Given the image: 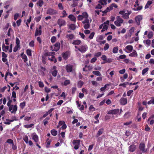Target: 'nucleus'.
Masks as SVG:
<instances>
[{
	"label": "nucleus",
	"mask_w": 154,
	"mask_h": 154,
	"mask_svg": "<svg viewBox=\"0 0 154 154\" xmlns=\"http://www.w3.org/2000/svg\"><path fill=\"white\" fill-rule=\"evenodd\" d=\"M45 57L44 56H42V63L44 64H45L46 63V57Z\"/></svg>",
	"instance_id": "680f3d73"
},
{
	"label": "nucleus",
	"mask_w": 154,
	"mask_h": 154,
	"mask_svg": "<svg viewBox=\"0 0 154 154\" xmlns=\"http://www.w3.org/2000/svg\"><path fill=\"white\" fill-rule=\"evenodd\" d=\"M69 28L70 29L74 30L75 29L76 27L75 24H71L69 26Z\"/></svg>",
	"instance_id": "c756f323"
},
{
	"label": "nucleus",
	"mask_w": 154,
	"mask_h": 154,
	"mask_svg": "<svg viewBox=\"0 0 154 154\" xmlns=\"http://www.w3.org/2000/svg\"><path fill=\"white\" fill-rule=\"evenodd\" d=\"M26 106V102L25 101L21 103H20V106L22 109H23Z\"/></svg>",
	"instance_id": "a19ab883"
},
{
	"label": "nucleus",
	"mask_w": 154,
	"mask_h": 154,
	"mask_svg": "<svg viewBox=\"0 0 154 154\" xmlns=\"http://www.w3.org/2000/svg\"><path fill=\"white\" fill-rule=\"evenodd\" d=\"M51 142V140H50L49 138L47 139L45 143H46V147L47 148H49L50 147V145Z\"/></svg>",
	"instance_id": "4be33fe9"
},
{
	"label": "nucleus",
	"mask_w": 154,
	"mask_h": 154,
	"mask_svg": "<svg viewBox=\"0 0 154 154\" xmlns=\"http://www.w3.org/2000/svg\"><path fill=\"white\" fill-rule=\"evenodd\" d=\"M129 55V56L131 57H136L137 56V54L136 51L135 50H134L133 52L130 54Z\"/></svg>",
	"instance_id": "5701e85b"
},
{
	"label": "nucleus",
	"mask_w": 154,
	"mask_h": 154,
	"mask_svg": "<svg viewBox=\"0 0 154 154\" xmlns=\"http://www.w3.org/2000/svg\"><path fill=\"white\" fill-rule=\"evenodd\" d=\"M21 55L22 58L24 60V61L25 63H26V61H27V57L26 54H24V53H23L21 54Z\"/></svg>",
	"instance_id": "b1692460"
},
{
	"label": "nucleus",
	"mask_w": 154,
	"mask_h": 154,
	"mask_svg": "<svg viewBox=\"0 0 154 154\" xmlns=\"http://www.w3.org/2000/svg\"><path fill=\"white\" fill-rule=\"evenodd\" d=\"M47 14L50 15H53L58 14L57 11L51 8H49L47 11Z\"/></svg>",
	"instance_id": "7ed1b4c3"
},
{
	"label": "nucleus",
	"mask_w": 154,
	"mask_h": 154,
	"mask_svg": "<svg viewBox=\"0 0 154 154\" xmlns=\"http://www.w3.org/2000/svg\"><path fill=\"white\" fill-rule=\"evenodd\" d=\"M126 57V56L125 54H123L119 56L117 60H120V59H124Z\"/></svg>",
	"instance_id": "37998d69"
},
{
	"label": "nucleus",
	"mask_w": 154,
	"mask_h": 154,
	"mask_svg": "<svg viewBox=\"0 0 154 154\" xmlns=\"http://www.w3.org/2000/svg\"><path fill=\"white\" fill-rule=\"evenodd\" d=\"M38 85L40 88H42L44 87V84L43 82L41 81H39L38 82Z\"/></svg>",
	"instance_id": "052dcab7"
},
{
	"label": "nucleus",
	"mask_w": 154,
	"mask_h": 154,
	"mask_svg": "<svg viewBox=\"0 0 154 154\" xmlns=\"http://www.w3.org/2000/svg\"><path fill=\"white\" fill-rule=\"evenodd\" d=\"M42 33V26L40 25L39 26L38 29L37 28L36 29L35 34V36H37L38 35H41Z\"/></svg>",
	"instance_id": "423d86ee"
},
{
	"label": "nucleus",
	"mask_w": 154,
	"mask_h": 154,
	"mask_svg": "<svg viewBox=\"0 0 154 154\" xmlns=\"http://www.w3.org/2000/svg\"><path fill=\"white\" fill-rule=\"evenodd\" d=\"M80 143V140H74L73 141L72 143L75 145L74 148L75 149H79Z\"/></svg>",
	"instance_id": "20e7f679"
},
{
	"label": "nucleus",
	"mask_w": 154,
	"mask_h": 154,
	"mask_svg": "<svg viewBox=\"0 0 154 154\" xmlns=\"http://www.w3.org/2000/svg\"><path fill=\"white\" fill-rule=\"evenodd\" d=\"M59 9L60 10H62L63 9V7L61 3H59L58 5Z\"/></svg>",
	"instance_id": "13d9d810"
},
{
	"label": "nucleus",
	"mask_w": 154,
	"mask_h": 154,
	"mask_svg": "<svg viewBox=\"0 0 154 154\" xmlns=\"http://www.w3.org/2000/svg\"><path fill=\"white\" fill-rule=\"evenodd\" d=\"M133 49V47L132 45H128L125 47L124 50L127 53H129L132 51Z\"/></svg>",
	"instance_id": "ddd939ff"
},
{
	"label": "nucleus",
	"mask_w": 154,
	"mask_h": 154,
	"mask_svg": "<svg viewBox=\"0 0 154 154\" xmlns=\"http://www.w3.org/2000/svg\"><path fill=\"white\" fill-rule=\"evenodd\" d=\"M42 16L41 15V16H39L38 17H35V20L36 22H38L42 18Z\"/></svg>",
	"instance_id": "603ef678"
},
{
	"label": "nucleus",
	"mask_w": 154,
	"mask_h": 154,
	"mask_svg": "<svg viewBox=\"0 0 154 154\" xmlns=\"http://www.w3.org/2000/svg\"><path fill=\"white\" fill-rule=\"evenodd\" d=\"M147 103L149 105L151 104H154V98L153 97L152 98V99L149 101Z\"/></svg>",
	"instance_id": "864d4df0"
},
{
	"label": "nucleus",
	"mask_w": 154,
	"mask_h": 154,
	"mask_svg": "<svg viewBox=\"0 0 154 154\" xmlns=\"http://www.w3.org/2000/svg\"><path fill=\"white\" fill-rule=\"evenodd\" d=\"M89 109L92 111H94L95 110V108L93 106V105H91L90 106Z\"/></svg>",
	"instance_id": "0e129e2a"
},
{
	"label": "nucleus",
	"mask_w": 154,
	"mask_h": 154,
	"mask_svg": "<svg viewBox=\"0 0 154 154\" xmlns=\"http://www.w3.org/2000/svg\"><path fill=\"white\" fill-rule=\"evenodd\" d=\"M142 16L140 15H138L135 17V20L138 25H140V21L142 20Z\"/></svg>",
	"instance_id": "9b49d317"
},
{
	"label": "nucleus",
	"mask_w": 154,
	"mask_h": 154,
	"mask_svg": "<svg viewBox=\"0 0 154 154\" xmlns=\"http://www.w3.org/2000/svg\"><path fill=\"white\" fill-rule=\"evenodd\" d=\"M95 33L94 32H91L89 35V38L90 39H92L94 36Z\"/></svg>",
	"instance_id": "bf43d9fd"
},
{
	"label": "nucleus",
	"mask_w": 154,
	"mask_h": 154,
	"mask_svg": "<svg viewBox=\"0 0 154 154\" xmlns=\"http://www.w3.org/2000/svg\"><path fill=\"white\" fill-rule=\"evenodd\" d=\"M130 14V13H125L122 15V17L125 19H128L129 18V15Z\"/></svg>",
	"instance_id": "2f4dec72"
},
{
	"label": "nucleus",
	"mask_w": 154,
	"mask_h": 154,
	"mask_svg": "<svg viewBox=\"0 0 154 154\" xmlns=\"http://www.w3.org/2000/svg\"><path fill=\"white\" fill-rule=\"evenodd\" d=\"M131 112H126L124 116V119H127L131 116Z\"/></svg>",
	"instance_id": "393cba45"
},
{
	"label": "nucleus",
	"mask_w": 154,
	"mask_h": 154,
	"mask_svg": "<svg viewBox=\"0 0 154 154\" xmlns=\"http://www.w3.org/2000/svg\"><path fill=\"white\" fill-rule=\"evenodd\" d=\"M6 143L10 144H12V145H13L14 141L13 140L11 139H8L6 141Z\"/></svg>",
	"instance_id": "8fccbe9b"
},
{
	"label": "nucleus",
	"mask_w": 154,
	"mask_h": 154,
	"mask_svg": "<svg viewBox=\"0 0 154 154\" xmlns=\"http://www.w3.org/2000/svg\"><path fill=\"white\" fill-rule=\"evenodd\" d=\"M44 2L42 0H39L36 3L37 6H39L40 7H42L44 5Z\"/></svg>",
	"instance_id": "a878e982"
},
{
	"label": "nucleus",
	"mask_w": 154,
	"mask_h": 154,
	"mask_svg": "<svg viewBox=\"0 0 154 154\" xmlns=\"http://www.w3.org/2000/svg\"><path fill=\"white\" fill-rule=\"evenodd\" d=\"M92 73L97 76H100L101 75V73L99 71H93Z\"/></svg>",
	"instance_id": "58836bf2"
},
{
	"label": "nucleus",
	"mask_w": 154,
	"mask_h": 154,
	"mask_svg": "<svg viewBox=\"0 0 154 154\" xmlns=\"http://www.w3.org/2000/svg\"><path fill=\"white\" fill-rule=\"evenodd\" d=\"M44 56L45 57H47L48 56V57L51 56H52V54L51 52H45L44 54Z\"/></svg>",
	"instance_id": "3c124183"
},
{
	"label": "nucleus",
	"mask_w": 154,
	"mask_h": 154,
	"mask_svg": "<svg viewBox=\"0 0 154 154\" xmlns=\"http://www.w3.org/2000/svg\"><path fill=\"white\" fill-rule=\"evenodd\" d=\"M60 44L59 42H57L54 45V51H58L60 48Z\"/></svg>",
	"instance_id": "2eb2a0df"
},
{
	"label": "nucleus",
	"mask_w": 154,
	"mask_h": 154,
	"mask_svg": "<svg viewBox=\"0 0 154 154\" xmlns=\"http://www.w3.org/2000/svg\"><path fill=\"white\" fill-rule=\"evenodd\" d=\"M149 68L148 67H146L144 69H143L142 72V75H144L145 74V73L148 71Z\"/></svg>",
	"instance_id": "ea45409f"
},
{
	"label": "nucleus",
	"mask_w": 154,
	"mask_h": 154,
	"mask_svg": "<svg viewBox=\"0 0 154 154\" xmlns=\"http://www.w3.org/2000/svg\"><path fill=\"white\" fill-rule=\"evenodd\" d=\"M84 24L85 25H84L83 27L85 29H87L89 28L90 26V23H85Z\"/></svg>",
	"instance_id": "72a5a7b5"
},
{
	"label": "nucleus",
	"mask_w": 154,
	"mask_h": 154,
	"mask_svg": "<svg viewBox=\"0 0 154 154\" xmlns=\"http://www.w3.org/2000/svg\"><path fill=\"white\" fill-rule=\"evenodd\" d=\"M118 48L117 46L114 47L112 49V52L116 54L118 52Z\"/></svg>",
	"instance_id": "a18cd8bd"
},
{
	"label": "nucleus",
	"mask_w": 154,
	"mask_h": 154,
	"mask_svg": "<svg viewBox=\"0 0 154 154\" xmlns=\"http://www.w3.org/2000/svg\"><path fill=\"white\" fill-rule=\"evenodd\" d=\"M70 83V81L69 80L67 79L64 82L63 85L65 86H66Z\"/></svg>",
	"instance_id": "49530a36"
},
{
	"label": "nucleus",
	"mask_w": 154,
	"mask_h": 154,
	"mask_svg": "<svg viewBox=\"0 0 154 154\" xmlns=\"http://www.w3.org/2000/svg\"><path fill=\"white\" fill-rule=\"evenodd\" d=\"M34 125L33 124H31L29 125H24V127L26 128H28L34 126Z\"/></svg>",
	"instance_id": "09e8293b"
},
{
	"label": "nucleus",
	"mask_w": 154,
	"mask_h": 154,
	"mask_svg": "<svg viewBox=\"0 0 154 154\" xmlns=\"http://www.w3.org/2000/svg\"><path fill=\"white\" fill-rule=\"evenodd\" d=\"M26 54L29 56H32L31 50L30 49H28L26 50Z\"/></svg>",
	"instance_id": "de8ad7c7"
},
{
	"label": "nucleus",
	"mask_w": 154,
	"mask_h": 154,
	"mask_svg": "<svg viewBox=\"0 0 154 154\" xmlns=\"http://www.w3.org/2000/svg\"><path fill=\"white\" fill-rule=\"evenodd\" d=\"M116 20L114 21L115 24L117 26H120L121 24L123 23L124 20L120 16H118L116 17Z\"/></svg>",
	"instance_id": "f257e3e1"
},
{
	"label": "nucleus",
	"mask_w": 154,
	"mask_h": 154,
	"mask_svg": "<svg viewBox=\"0 0 154 154\" xmlns=\"http://www.w3.org/2000/svg\"><path fill=\"white\" fill-rule=\"evenodd\" d=\"M82 15L83 17V18H88V13L86 12H83L82 14Z\"/></svg>",
	"instance_id": "79ce46f5"
},
{
	"label": "nucleus",
	"mask_w": 154,
	"mask_h": 154,
	"mask_svg": "<svg viewBox=\"0 0 154 154\" xmlns=\"http://www.w3.org/2000/svg\"><path fill=\"white\" fill-rule=\"evenodd\" d=\"M82 23L83 24H85L86 23H89V20L88 19V18H85V20L82 21Z\"/></svg>",
	"instance_id": "e2e57ef3"
},
{
	"label": "nucleus",
	"mask_w": 154,
	"mask_h": 154,
	"mask_svg": "<svg viewBox=\"0 0 154 154\" xmlns=\"http://www.w3.org/2000/svg\"><path fill=\"white\" fill-rule=\"evenodd\" d=\"M57 24L59 26L60 28L61 27L65 26L66 22L64 19L59 18L57 20Z\"/></svg>",
	"instance_id": "f03ea898"
},
{
	"label": "nucleus",
	"mask_w": 154,
	"mask_h": 154,
	"mask_svg": "<svg viewBox=\"0 0 154 154\" xmlns=\"http://www.w3.org/2000/svg\"><path fill=\"white\" fill-rule=\"evenodd\" d=\"M119 109H116L109 111L107 113L108 114H116L119 112Z\"/></svg>",
	"instance_id": "f8f14e48"
},
{
	"label": "nucleus",
	"mask_w": 154,
	"mask_h": 154,
	"mask_svg": "<svg viewBox=\"0 0 154 154\" xmlns=\"http://www.w3.org/2000/svg\"><path fill=\"white\" fill-rule=\"evenodd\" d=\"M120 104L122 105H125L127 103V99L126 98L122 97L119 100Z\"/></svg>",
	"instance_id": "4468645a"
},
{
	"label": "nucleus",
	"mask_w": 154,
	"mask_h": 154,
	"mask_svg": "<svg viewBox=\"0 0 154 154\" xmlns=\"http://www.w3.org/2000/svg\"><path fill=\"white\" fill-rule=\"evenodd\" d=\"M51 133L52 135L54 136H55L57 135V132L55 129H53L51 130Z\"/></svg>",
	"instance_id": "c9c22d12"
},
{
	"label": "nucleus",
	"mask_w": 154,
	"mask_h": 154,
	"mask_svg": "<svg viewBox=\"0 0 154 154\" xmlns=\"http://www.w3.org/2000/svg\"><path fill=\"white\" fill-rule=\"evenodd\" d=\"M62 14H63V15L60 16V17L61 18L65 17L67 15V14L66 13V11L65 10H63V11Z\"/></svg>",
	"instance_id": "4c0bfd02"
},
{
	"label": "nucleus",
	"mask_w": 154,
	"mask_h": 154,
	"mask_svg": "<svg viewBox=\"0 0 154 154\" xmlns=\"http://www.w3.org/2000/svg\"><path fill=\"white\" fill-rule=\"evenodd\" d=\"M145 144L144 143H141L139 145V149L140 150L143 152H146L147 150L145 149Z\"/></svg>",
	"instance_id": "1a4fd4ad"
},
{
	"label": "nucleus",
	"mask_w": 154,
	"mask_h": 154,
	"mask_svg": "<svg viewBox=\"0 0 154 154\" xmlns=\"http://www.w3.org/2000/svg\"><path fill=\"white\" fill-rule=\"evenodd\" d=\"M48 60H50L51 62H54V63H56L57 61V59L55 58L54 56H51L48 57Z\"/></svg>",
	"instance_id": "dca6fc26"
},
{
	"label": "nucleus",
	"mask_w": 154,
	"mask_h": 154,
	"mask_svg": "<svg viewBox=\"0 0 154 154\" xmlns=\"http://www.w3.org/2000/svg\"><path fill=\"white\" fill-rule=\"evenodd\" d=\"M81 43V41L80 40H73L72 44L73 45H79Z\"/></svg>",
	"instance_id": "412c9836"
},
{
	"label": "nucleus",
	"mask_w": 154,
	"mask_h": 154,
	"mask_svg": "<svg viewBox=\"0 0 154 154\" xmlns=\"http://www.w3.org/2000/svg\"><path fill=\"white\" fill-rule=\"evenodd\" d=\"M2 47L3 51L6 52H7V50H8L9 48L8 46H5L4 43L2 44Z\"/></svg>",
	"instance_id": "bb28decb"
},
{
	"label": "nucleus",
	"mask_w": 154,
	"mask_h": 154,
	"mask_svg": "<svg viewBox=\"0 0 154 154\" xmlns=\"http://www.w3.org/2000/svg\"><path fill=\"white\" fill-rule=\"evenodd\" d=\"M98 2L100 3L101 5H104L107 4L106 1L105 0H100Z\"/></svg>",
	"instance_id": "6e6d98bb"
},
{
	"label": "nucleus",
	"mask_w": 154,
	"mask_h": 154,
	"mask_svg": "<svg viewBox=\"0 0 154 154\" xmlns=\"http://www.w3.org/2000/svg\"><path fill=\"white\" fill-rule=\"evenodd\" d=\"M153 32L151 31L149 32L147 35V37L148 38L150 39L153 37Z\"/></svg>",
	"instance_id": "e433bc0d"
},
{
	"label": "nucleus",
	"mask_w": 154,
	"mask_h": 154,
	"mask_svg": "<svg viewBox=\"0 0 154 154\" xmlns=\"http://www.w3.org/2000/svg\"><path fill=\"white\" fill-rule=\"evenodd\" d=\"M66 37L69 40H72L74 38V35L73 34H67Z\"/></svg>",
	"instance_id": "6ab92c4d"
},
{
	"label": "nucleus",
	"mask_w": 154,
	"mask_h": 154,
	"mask_svg": "<svg viewBox=\"0 0 154 154\" xmlns=\"http://www.w3.org/2000/svg\"><path fill=\"white\" fill-rule=\"evenodd\" d=\"M152 3V1H148L145 6V8L146 9L149 8V6H150Z\"/></svg>",
	"instance_id": "473e14b6"
},
{
	"label": "nucleus",
	"mask_w": 154,
	"mask_h": 154,
	"mask_svg": "<svg viewBox=\"0 0 154 154\" xmlns=\"http://www.w3.org/2000/svg\"><path fill=\"white\" fill-rule=\"evenodd\" d=\"M29 45L31 47H34L35 46L34 41L33 40L31 41L29 43Z\"/></svg>",
	"instance_id": "5fc2aeb1"
},
{
	"label": "nucleus",
	"mask_w": 154,
	"mask_h": 154,
	"mask_svg": "<svg viewBox=\"0 0 154 154\" xmlns=\"http://www.w3.org/2000/svg\"><path fill=\"white\" fill-rule=\"evenodd\" d=\"M68 17L69 19L70 20L72 21H73L74 23H75L76 20V18L72 14L69 15Z\"/></svg>",
	"instance_id": "aec40b11"
},
{
	"label": "nucleus",
	"mask_w": 154,
	"mask_h": 154,
	"mask_svg": "<svg viewBox=\"0 0 154 154\" xmlns=\"http://www.w3.org/2000/svg\"><path fill=\"white\" fill-rule=\"evenodd\" d=\"M109 46L108 43H106L104 47V49L105 51L107 50L109 48Z\"/></svg>",
	"instance_id": "338daca9"
},
{
	"label": "nucleus",
	"mask_w": 154,
	"mask_h": 154,
	"mask_svg": "<svg viewBox=\"0 0 154 154\" xmlns=\"http://www.w3.org/2000/svg\"><path fill=\"white\" fill-rule=\"evenodd\" d=\"M16 43L17 44V45L20 46V41L19 39L17 38H16Z\"/></svg>",
	"instance_id": "4d7b16f0"
},
{
	"label": "nucleus",
	"mask_w": 154,
	"mask_h": 154,
	"mask_svg": "<svg viewBox=\"0 0 154 154\" xmlns=\"http://www.w3.org/2000/svg\"><path fill=\"white\" fill-rule=\"evenodd\" d=\"M108 29V26L106 24H104L103 26V28H102V30H101V32H103L104 31H105V30H107Z\"/></svg>",
	"instance_id": "f704fd0d"
},
{
	"label": "nucleus",
	"mask_w": 154,
	"mask_h": 154,
	"mask_svg": "<svg viewBox=\"0 0 154 154\" xmlns=\"http://www.w3.org/2000/svg\"><path fill=\"white\" fill-rule=\"evenodd\" d=\"M63 57L65 60H66L68 58V53L67 52L64 53L62 54Z\"/></svg>",
	"instance_id": "cd10ccee"
},
{
	"label": "nucleus",
	"mask_w": 154,
	"mask_h": 154,
	"mask_svg": "<svg viewBox=\"0 0 154 154\" xmlns=\"http://www.w3.org/2000/svg\"><path fill=\"white\" fill-rule=\"evenodd\" d=\"M57 73V70L55 69L51 72L52 75L54 77H56Z\"/></svg>",
	"instance_id": "c03bdc74"
},
{
	"label": "nucleus",
	"mask_w": 154,
	"mask_h": 154,
	"mask_svg": "<svg viewBox=\"0 0 154 154\" xmlns=\"http://www.w3.org/2000/svg\"><path fill=\"white\" fill-rule=\"evenodd\" d=\"M6 120L7 122H4V123L7 125L10 124L11 122H13L14 121V120H11L9 119H6Z\"/></svg>",
	"instance_id": "c85d7f7f"
},
{
	"label": "nucleus",
	"mask_w": 154,
	"mask_h": 154,
	"mask_svg": "<svg viewBox=\"0 0 154 154\" xmlns=\"http://www.w3.org/2000/svg\"><path fill=\"white\" fill-rule=\"evenodd\" d=\"M23 140L26 143H28V138L27 136H26L23 138Z\"/></svg>",
	"instance_id": "69168bd1"
},
{
	"label": "nucleus",
	"mask_w": 154,
	"mask_h": 154,
	"mask_svg": "<svg viewBox=\"0 0 154 154\" xmlns=\"http://www.w3.org/2000/svg\"><path fill=\"white\" fill-rule=\"evenodd\" d=\"M129 151L131 152H134L136 149V147L134 145H131L129 147Z\"/></svg>",
	"instance_id": "f3484780"
},
{
	"label": "nucleus",
	"mask_w": 154,
	"mask_h": 154,
	"mask_svg": "<svg viewBox=\"0 0 154 154\" xmlns=\"http://www.w3.org/2000/svg\"><path fill=\"white\" fill-rule=\"evenodd\" d=\"M84 84V82L81 80L79 81L78 84L77 86L79 88H81Z\"/></svg>",
	"instance_id": "7c9ffc66"
},
{
	"label": "nucleus",
	"mask_w": 154,
	"mask_h": 154,
	"mask_svg": "<svg viewBox=\"0 0 154 154\" xmlns=\"http://www.w3.org/2000/svg\"><path fill=\"white\" fill-rule=\"evenodd\" d=\"M88 47L86 45H82L80 46V49H79V51L83 53L86 51L88 50Z\"/></svg>",
	"instance_id": "0eeeda50"
},
{
	"label": "nucleus",
	"mask_w": 154,
	"mask_h": 154,
	"mask_svg": "<svg viewBox=\"0 0 154 154\" xmlns=\"http://www.w3.org/2000/svg\"><path fill=\"white\" fill-rule=\"evenodd\" d=\"M51 41L52 43H54L56 40V38L55 36H52L51 38Z\"/></svg>",
	"instance_id": "774afa93"
},
{
	"label": "nucleus",
	"mask_w": 154,
	"mask_h": 154,
	"mask_svg": "<svg viewBox=\"0 0 154 154\" xmlns=\"http://www.w3.org/2000/svg\"><path fill=\"white\" fill-rule=\"evenodd\" d=\"M8 106L9 107V111L11 112V113H15L17 109V105H15L14 106L13 105H11Z\"/></svg>",
	"instance_id": "39448f33"
},
{
	"label": "nucleus",
	"mask_w": 154,
	"mask_h": 154,
	"mask_svg": "<svg viewBox=\"0 0 154 154\" xmlns=\"http://www.w3.org/2000/svg\"><path fill=\"white\" fill-rule=\"evenodd\" d=\"M65 68L67 72L68 73L72 72L73 70V66L70 64L67 65L66 66Z\"/></svg>",
	"instance_id": "6e6552de"
},
{
	"label": "nucleus",
	"mask_w": 154,
	"mask_h": 154,
	"mask_svg": "<svg viewBox=\"0 0 154 154\" xmlns=\"http://www.w3.org/2000/svg\"><path fill=\"white\" fill-rule=\"evenodd\" d=\"M104 129L103 128H101L97 132V134L96 135V137H98L101 134H102L104 132Z\"/></svg>",
	"instance_id": "a211bd4d"
},
{
	"label": "nucleus",
	"mask_w": 154,
	"mask_h": 154,
	"mask_svg": "<svg viewBox=\"0 0 154 154\" xmlns=\"http://www.w3.org/2000/svg\"><path fill=\"white\" fill-rule=\"evenodd\" d=\"M31 135L32 140L35 143L39 142L38 137L35 133H33Z\"/></svg>",
	"instance_id": "9d476101"
}]
</instances>
